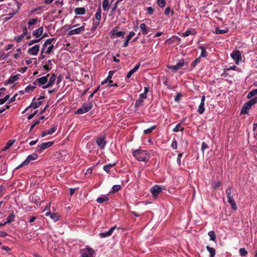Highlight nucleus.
Masks as SVG:
<instances>
[{"mask_svg": "<svg viewBox=\"0 0 257 257\" xmlns=\"http://www.w3.org/2000/svg\"><path fill=\"white\" fill-rule=\"evenodd\" d=\"M108 200V198L106 196H103L101 197H98L97 199V202L99 203H101L104 202H105L106 201Z\"/></svg>", "mask_w": 257, "mask_h": 257, "instance_id": "nucleus-33", "label": "nucleus"}, {"mask_svg": "<svg viewBox=\"0 0 257 257\" xmlns=\"http://www.w3.org/2000/svg\"><path fill=\"white\" fill-rule=\"evenodd\" d=\"M52 60H49L43 67L44 69L47 70V71L50 70L52 68Z\"/></svg>", "mask_w": 257, "mask_h": 257, "instance_id": "nucleus-21", "label": "nucleus"}, {"mask_svg": "<svg viewBox=\"0 0 257 257\" xmlns=\"http://www.w3.org/2000/svg\"><path fill=\"white\" fill-rule=\"evenodd\" d=\"M143 101L144 100L142 98H139V99L136 101L135 104L137 106L142 105Z\"/></svg>", "mask_w": 257, "mask_h": 257, "instance_id": "nucleus-52", "label": "nucleus"}, {"mask_svg": "<svg viewBox=\"0 0 257 257\" xmlns=\"http://www.w3.org/2000/svg\"><path fill=\"white\" fill-rule=\"evenodd\" d=\"M239 253L241 256H246L247 254V251L244 248H241L239 249Z\"/></svg>", "mask_w": 257, "mask_h": 257, "instance_id": "nucleus-46", "label": "nucleus"}, {"mask_svg": "<svg viewBox=\"0 0 257 257\" xmlns=\"http://www.w3.org/2000/svg\"><path fill=\"white\" fill-rule=\"evenodd\" d=\"M74 12L77 15H84L85 13V9L84 8H77L74 10Z\"/></svg>", "mask_w": 257, "mask_h": 257, "instance_id": "nucleus-23", "label": "nucleus"}, {"mask_svg": "<svg viewBox=\"0 0 257 257\" xmlns=\"http://www.w3.org/2000/svg\"><path fill=\"white\" fill-rule=\"evenodd\" d=\"M18 79V77L17 75H14L13 76L10 77V78L9 79L8 81V83H13L15 82L16 81H17Z\"/></svg>", "mask_w": 257, "mask_h": 257, "instance_id": "nucleus-34", "label": "nucleus"}, {"mask_svg": "<svg viewBox=\"0 0 257 257\" xmlns=\"http://www.w3.org/2000/svg\"><path fill=\"white\" fill-rule=\"evenodd\" d=\"M44 32V28L41 27L38 29L37 30L34 31L33 32V35L37 38L41 36Z\"/></svg>", "mask_w": 257, "mask_h": 257, "instance_id": "nucleus-14", "label": "nucleus"}, {"mask_svg": "<svg viewBox=\"0 0 257 257\" xmlns=\"http://www.w3.org/2000/svg\"><path fill=\"white\" fill-rule=\"evenodd\" d=\"M135 72H134V71L132 69L131 70H130L128 73H127V75H126V78H129L131 77V76Z\"/></svg>", "mask_w": 257, "mask_h": 257, "instance_id": "nucleus-63", "label": "nucleus"}, {"mask_svg": "<svg viewBox=\"0 0 257 257\" xmlns=\"http://www.w3.org/2000/svg\"><path fill=\"white\" fill-rule=\"evenodd\" d=\"M112 192H115L116 191H118L119 190H120V186L119 185H115L112 187Z\"/></svg>", "mask_w": 257, "mask_h": 257, "instance_id": "nucleus-51", "label": "nucleus"}, {"mask_svg": "<svg viewBox=\"0 0 257 257\" xmlns=\"http://www.w3.org/2000/svg\"><path fill=\"white\" fill-rule=\"evenodd\" d=\"M228 29L220 30L219 28H216L215 29V34H224V33L228 32Z\"/></svg>", "mask_w": 257, "mask_h": 257, "instance_id": "nucleus-35", "label": "nucleus"}, {"mask_svg": "<svg viewBox=\"0 0 257 257\" xmlns=\"http://www.w3.org/2000/svg\"><path fill=\"white\" fill-rule=\"evenodd\" d=\"M133 155L139 161L147 162L150 157L149 154L147 151L140 149L133 152Z\"/></svg>", "mask_w": 257, "mask_h": 257, "instance_id": "nucleus-1", "label": "nucleus"}, {"mask_svg": "<svg viewBox=\"0 0 257 257\" xmlns=\"http://www.w3.org/2000/svg\"><path fill=\"white\" fill-rule=\"evenodd\" d=\"M170 13H171L172 15H173L174 11H171L170 8H169V7L166 8L165 10V12H164L165 15L166 16H168Z\"/></svg>", "mask_w": 257, "mask_h": 257, "instance_id": "nucleus-41", "label": "nucleus"}, {"mask_svg": "<svg viewBox=\"0 0 257 257\" xmlns=\"http://www.w3.org/2000/svg\"><path fill=\"white\" fill-rule=\"evenodd\" d=\"M207 148V145L206 143L204 142H203L201 145V149L202 151H204L205 149H206Z\"/></svg>", "mask_w": 257, "mask_h": 257, "instance_id": "nucleus-64", "label": "nucleus"}, {"mask_svg": "<svg viewBox=\"0 0 257 257\" xmlns=\"http://www.w3.org/2000/svg\"><path fill=\"white\" fill-rule=\"evenodd\" d=\"M39 120H35L33 124L30 127V130H32L36 125L39 123Z\"/></svg>", "mask_w": 257, "mask_h": 257, "instance_id": "nucleus-58", "label": "nucleus"}, {"mask_svg": "<svg viewBox=\"0 0 257 257\" xmlns=\"http://www.w3.org/2000/svg\"><path fill=\"white\" fill-rule=\"evenodd\" d=\"M196 34V31L194 29H190L187 30L185 32L182 34L183 37H187L190 35H194Z\"/></svg>", "mask_w": 257, "mask_h": 257, "instance_id": "nucleus-19", "label": "nucleus"}, {"mask_svg": "<svg viewBox=\"0 0 257 257\" xmlns=\"http://www.w3.org/2000/svg\"><path fill=\"white\" fill-rule=\"evenodd\" d=\"M27 161H24L21 164L17 166L16 168V169H19L20 168H21L23 166H26L27 165Z\"/></svg>", "mask_w": 257, "mask_h": 257, "instance_id": "nucleus-61", "label": "nucleus"}, {"mask_svg": "<svg viewBox=\"0 0 257 257\" xmlns=\"http://www.w3.org/2000/svg\"><path fill=\"white\" fill-rule=\"evenodd\" d=\"M200 49L201 50V56L203 57H205L207 56V52L205 50V48L201 47H200Z\"/></svg>", "mask_w": 257, "mask_h": 257, "instance_id": "nucleus-45", "label": "nucleus"}, {"mask_svg": "<svg viewBox=\"0 0 257 257\" xmlns=\"http://www.w3.org/2000/svg\"><path fill=\"white\" fill-rule=\"evenodd\" d=\"M204 104V103L200 102L199 105L198 112L200 114H203L205 111Z\"/></svg>", "mask_w": 257, "mask_h": 257, "instance_id": "nucleus-27", "label": "nucleus"}, {"mask_svg": "<svg viewBox=\"0 0 257 257\" xmlns=\"http://www.w3.org/2000/svg\"><path fill=\"white\" fill-rule=\"evenodd\" d=\"M231 56L236 64H238L241 61V53L239 51H233Z\"/></svg>", "mask_w": 257, "mask_h": 257, "instance_id": "nucleus-6", "label": "nucleus"}, {"mask_svg": "<svg viewBox=\"0 0 257 257\" xmlns=\"http://www.w3.org/2000/svg\"><path fill=\"white\" fill-rule=\"evenodd\" d=\"M24 37H25V36H23V34H22V35H21L20 36H18L16 37L15 38V40L16 41H17V42L19 43L22 41V40Z\"/></svg>", "mask_w": 257, "mask_h": 257, "instance_id": "nucleus-47", "label": "nucleus"}, {"mask_svg": "<svg viewBox=\"0 0 257 257\" xmlns=\"http://www.w3.org/2000/svg\"><path fill=\"white\" fill-rule=\"evenodd\" d=\"M38 21V20L37 19H31L28 23V28L32 29L33 28L32 27V26L35 25Z\"/></svg>", "mask_w": 257, "mask_h": 257, "instance_id": "nucleus-22", "label": "nucleus"}, {"mask_svg": "<svg viewBox=\"0 0 257 257\" xmlns=\"http://www.w3.org/2000/svg\"><path fill=\"white\" fill-rule=\"evenodd\" d=\"M55 80H56V76H55V74H53L51 75V76L48 81V83L49 84V85H52L54 83V81H55Z\"/></svg>", "mask_w": 257, "mask_h": 257, "instance_id": "nucleus-37", "label": "nucleus"}, {"mask_svg": "<svg viewBox=\"0 0 257 257\" xmlns=\"http://www.w3.org/2000/svg\"><path fill=\"white\" fill-rule=\"evenodd\" d=\"M54 48V45H52L51 46H50L48 48H47V50L46 52V54H50L52 51V50Z\"/></svg>", "mask_w": 257, "mask_h": 257, "instance_id": "nucleus-54", "label": "nucleus"}, {"mask_svg": "<svg viewBox=\"0 0 257 257\" xmlns=\"http://www.w3.org/2000/svg\"><path fill=\"white\" fill-rule=\"evenodd\" d=\"M96 143L98 148L101 150L104 149L107 144V142L105 141V137L101 136L97 138L96 140Z\"/></svg>", "mask_w": 257, "mask_h": 257, "instance_id": "nucleus-4", "label": "nucleus"}, {"mask_svg": "<svg viewBox=\"0 0 257 257\" xmlns=\"http://www.w3.org/2000/svg\"><path fill=\"white\" fill-rule=\"evenodd\" d=\"M183 128L181 126V125L180 123H178L177 124L176 127L173 129V131L175 132H178L179 131H183Z\"/></svg>", "mask_w": 257, "mask_h": 257, "instance_id": "nucleus-40", "label": "nucleus"}, {"mask_svg": "<svg viewBox=\"0 0 257 257\" xmlns=\"http://www.w3.org/2000/svg\"><path fill=\"white\" fill-rule=\"evenodd\" d=\"M184 63L183 61H180L175 65L169 66L168 67L173 70H176L183 66Z\"/></svg>", "mask_w": 257, "mask_h": 257, "instance_id": "nucleus-13", "label": "nucleus"}, {"mask_svg": "<svg viewBox=\"0 0 257 257\" xmlns=\"http://www.w3.org/2000/svg\"><path fill=\"white\" fill-rule=\"evenodd\" d=\"M102 6L104 11H107L109 10V0H103Z\"/></svg>", "mask_w": 257, "mask_h": 257, "instance_id": "nucleus-25", "label": "nucleus"}, {"mask_svg": "<svg viewBox=\"0 0 257 257\" xmlns=\"http://www.w3.org/2000/svg\"><path fill=\"white\" fill-rule=\"evenodd\" d=\"M49 76V74L45 76L42 77L41 78L37 79L35 82H34V84H36L37 82L39 83L41 85H43L46 83L48 81V77Z\"/></svg>", "mask_w": 257, "mask_h": 257, "instance_id": "nucleus-11", "label": "nucleus"}, {"mask_svg": "<svg viewBox=\"0 0 257 257\" xmlns=\"http://www.w3.org/2000/svg\"><path fill=\"white\" fill-rule=\"evenodd\" d=\"M41 40H42V38H40V39H36V40H31L30 41H29L28 43V45L29 46H31V45H33L35 43L39 42Z\"/></svg>", "mask_w": 257, "mask_h": 257, "instance_id": "nucleus-43", "label": "nucleus"}, {"mask_svg": "<svg viewBox=\"0 0 257 257\" xmlns=\"http://www.w3.org/2000/svg\"><path fill=\"white\" fill-rule=\"evenodd\" d=\"M156 126L154 125L152 126L151 128L145 130L144 131V134H150L154 129H155Z\"/></svg>", "mask_w": 257, "mask_h": 257, "instance_id": "nucleus-42", "label": "nucleus"}, {"mask_svg": "<svg viewBox=\"0 0 257 257\" xmlns=\"http://www.w3.org/2000/svg\"><path fill=\"white\" fill-rule=\"evenodd\" d=\"M110 34L112 38H113L115 36H116L117 37H120V36H124V32H122V31L117 32L115 30H112L110 32Z\"/></svg>", "mask_w": 257, "mask_h": 257, "instance_id": "nucleus-15", "label": "nucleus"}, {"mask_svg": "<svg viewBox=\"0 0 257 257\" xmlns=\"http://www.w3.org/2000/svg\"><path fill=\"white\" fill-rule=\"evenodd\" d=\"M57 130V126H53L52 128H51L50 130H48L47 134L49 135H51L53 133H54Z\"/></svg>", "mask_w": 257, "mask_h": 257, "instance_id": "nucleus-50", "label": "nucleus"}, {"mask_svg": "<svg viewBox=\"0 0 257 257\" xmlns=\"http://www.w3.org/2000/svg\"><path fill=\"white\" fill-rule=\"evenodd\" d=\"M115 165V163L112 164H108L104 166L103 169L105 171H106L107 173H108L109 172L110 169L113 167Z\"/></svg>", "mask_w": 257, "mask_h": 257, "instance_id": "nucleus-32", "label": "nucleus"}, {"mask_svg": "<svg viewBox=\"0 0 257 257\" xmlns=\"http://www.w3.org/2000/svg\"><path fill=\"white\" fill-rule=\"evenodd\" d=\"M135 35V33L134 32H131L126 37L127 41H130L131 38Z\"/></svg>", "mask_w": 257, "mask_h": 257, "instance_id": "nucleus-53", "label": "nucleus"}, {"mask_svg": "<svg viewBox=\"0 0 257 257\" xmlns=\"http://www.w3.org/2000/svg\"><path fill=\"white\" fill-rule=\"evenodd\" d=\"M177 141H173L172 144H171V147L174 149H176L177 148Z\"/></svg>", "mask_w": 257, "mask_h": 257, "instance_id": "nucleus-60", "label": "nucleus"}, {"mask_svg": "<svg viewBox=\"0 0 257 257\" xmlns=\"http://www.w3.org/2000/svg\"><path fill=\"white\" fill-rule=\"evenodd\" d=\"M99 235L102 238H104V237H106L110 236L109 233H108V231H106V232H103V233H100L99 234Z\"/></svg>", "mask_w": 257, "mask_h": 257, "instance_id": "nucleus-55", "label": "nucleus"}, {"mask_svg": "<svg viewBox=\"0 0 257 257\" xmlns=\"http://www.w3.org/2000/svg\"><path fill=\"white\" fill-rule=\"evenodd\" d=\"M99 25V22H94L93 26L92 27V30H95Z\"/></svg>", "mask_w": 257, "mask_h": 257, "instance_id": "nucleus-57", "label": "nucleus"}, {"mask_svg": "<svg viewBox=\"0 0 257 257\" xmlns=\"http://www.w3.org/2000/svg\"><path fill=\"white\" fill-rule=\"evenodd\" d=\"M42 104V101H39V102H32L31 104V105L27 107L25 110L24 111L23 113L27 111L31 107H33L34 108H37L38 107H39Z\"/></svg>", "mask_w": 257, "mask_h": 257, "instance_id": "nucleus-16", "label": "nucleus"}, {"mask_svg": "<svg viewBox=\"0 0 257 257\" xmlns=\"http://www.w3.org/2000/svg\"><path fill=\"white\" fill-rule=\"evenodd\" d=\"M257 102V97H254L252 99H251L249 101H248V103L251 105L255 104Z\"/></svg>", "mask_w": 257, "mask_h": 257, "instance_id": "nucleus-48", "label": "nucleus"}, {"mask_svg": "<svg viewBox=\"0 0 257 257\" xmlns=\"http://www.w3.org/2000/svg\"><path fill=\"white\" fill-rule=\"evenodd\" d=\"M17 53L14 54V57L16 59H18L20 58L21 54H22L21 49V48L17 49Z\"/></svg>", "mask_w": 257, "mask_h": 257, "instance_id": "nucleus-39", "label": "nucleus"}, {"mask_svg": "<svg viewBox=\"0 0 257 257\" xmlns=\"http://www.w3.org/2000/svg\"><path fill=\"white\" fill-rule=\"evenodd\" d=\"M158 4L161 8H163L165 6L166 3L165 0H158Z\"/></svg>", "mask_w": 257, "mask_h": 257, "instance_id": "nucleus-49", "label": "nucleus"}, {"mask_svg": "<svg viewBox=\"0 0 257 257\" xmlns=\"http://www.w3.org/2000/svg\"><path fill=\"white\" fill-rule=\"evenodd\" d=\"M84 26H81L79 28H77L74 29L70 30L68 35H73L75 34H79L84 31Z\"/></svg>", "mask_w": 257, "mask_h": 257, "instance_id": "nucleus-8", "label": "nucleus"}, {"mask_svg": "<svg viewBox=\"0 0 257 257\" xmlns=\"http://www.w3.org/2000/svg\"><path fill=\"white\" fill-rule=\"evenodd\" d=\"M81 257H93L94 250L89 247L84 248L81 250Z\"/></svg>", "mask_w": 257, "mask_h": 257, "instance_id": "nucleus-5", "label": "nucleus"}, {"mask_svg": "<svg viewBox=\"0 0 257 257\" xmlns=\"http://www.w3.org/2000/svg\"><path fill=\"white\" fill-rule=\"evenodd\" d=\"M101 11L100 7H99L98 9V10L95 15V18L96 19V20L97 21V22H99L100 21V20L101 19Z\"/></svg>", "mask_w": 257, "mask_h": 257, "instance_id": "nucleus-28", "label": "nucleus"}, {"mask_svg": "<svg viewBox=\"0 0 257 257\" xmlns=\"http://www.w3.org/2000/svg\"><path fill=\"white\" fill-rule=\"evenodd\" d=\"M148 13L150 15H152L154 12V10L152 7H149L147 9Z\"/></svg>", "mask_w": 257, "mask_h": 257, "instance_id": "nucleus-59", "label": "nucleus"}, {"mask_svg": "<svg viewBox=\"0 0 257 257\" xmlns=\"http://www.w3.org/2000/svg\"><path fill=\"white\" fill-rule=\"evenodd\" d=\"M256 94H257V89H255L253 90L252 91H250L248 93V94L247 95V98L249 99Z\"/></svg>", "mask_w": 257, "mask_h": 257, "instance_id": "nucleus-31", "label": "nucleus"}, {"mask_svg": "<svg viewBox=\"0 0 257 257\" xmlns=\"http://www.w3.org/2000/svg\"><path fill=\"white\" fill-rule=\"evenodd\" d=\"M35 86L29 85L26 88L25 91L27 92H30L31 91H33L35 89Z\"/></svg>", "mask_w": 257, "mask_h": 257, "instance_id": "nucleus-44", "label": "nucleus"}, {"mask_svg": "<svg viewBox=\"0 0 257 257\" xmlns=\"http://www.w3.org/2000/svg\"><path fill=\"white\" fill-rule=\"evenodd\" d=\"M92 107V104L91 102L88 103L84 104L82 106L79 108L76 112L77 114H83L88 112Z\"/></svg>", "mask_w": 257, "mask_h": 257, "instance_id": "nucleus-3", "label": "nucleus"}, {"mask_svg": "<svg viewBox=\"0 0 257 257\" xmlns=\"http://www.w3.org/2000/svg\"><path fill=\"white\" fill-rule=\"evenodd\" d=\"M55 40V38H50L47 39L43 45V49L42 50V52L43 53L44 51V49L47 47L48 45L51 44L53 41Z\"/></svg>", "mask_w": 257, "mask_h": 257, "instance_id": "nucleus-24", "label": "nucleus"}, {"mask_svg": "<svg viewBox=\"0 0 257 257\" xmlns=\"http://www.w3.org/2000/svg\"><path fill=\"white\" fill-rule=\"evenodd\" d=\"M208 235L210 237V239L211 240H215L216 235L213 231H210L208 232Z\"/></svg>", "mask_w": 257, "mask_h": 257, "instance_id": "nucleus-38", "label": "nucleus"}, {"mask_svg": "<svg viewBox=\"0 0 257 257\" xmlns=\"http://www.w3.org/2000/svg\"><path fill=\"white\" fill-rule=\"evenodd\" d=\"M40 50V45H35L28 50V53L31 55L36 56Z\"/></svg>", "mask_w": 257, "mask_h": 257, "instance_id": "nucleus-7", "label": "nucleus"}, {"mask_svg": "<svg viewBox=\"0 0 257 257\" xmlns=\"http://www.w3.org/2000/svg\"><path fill=\"white\" fill-rule=\"evenodd\" d=\"M162 189L158 185H155L151 189V192L154 197H156L161 192Z\"/></svg>", "mask_w": 257, "mask_h": 257, "instance_id": "nucleus-9", "label": "nucleus"}, {"mask_svg": "<svg viewBox=\"0 0 257 257\" xmlns=\"http://www.w3.org/2000/svg\"><path fill=\"white\" fill-rule=\"evenodd\" d=\"M140 27L142 31L143 35H146L148 33L146 26L145 24H144V23L141 24Z\"/></svg>", "mask_w": 257, "mask_h": 257, "instance_id": "nucleus-30", "label": "nucleus"}, {"mask_svg": "<svg viewBox=\"0 0 257 257\" xmlns=\"http://www.w3.org/2000/svg\"><path fill=\"white\" fill-rule=\"evenodd\" d=\"M114 73V72L113 71H110L109 72L108 76L107 77V78L104 80H103L101 82V84H105V83H106L108 82L109 83H112V81L111 80V78H112Z\"/></svg>", "mask_w": 257, "mask_h": 257, "instance_id": "nucleus-17", "label": "nucleus"}, {"mask_svg": "<svg viewBox=\"0 0 257 257\" xmlns=\"http://www.w3.org/2000/svg\"><path fill=\"white\" fill-rule=\"evenodd\" d=\"M14 142H15V141H14V140H10V141H9L7 143V144H6V146H5V147L3 148V151H5L7 149H8L10 147H11L13 145V144H14Z\"/></svg>", "mask_w": 257, "mask_h": 257, "instance_id": "nucleus-29", "label": "nucleus"}, {"mask_svg": "<svg viewBox=\"0 0 257 257\" xmlns=\"http://www.w3.org/2000/svg\"><path fill=\"white\" fill-rule=\"evenodd\" d=\"M45 215L48 216H50V218L54 222H56L59 219V215L57 213H51L50 212H47L45 213Z\"/></svg>", "mask_w": 257, "mask_h": 257, "instance_id": "nucleus-12", "label": "nucleus"}, {"mask_svg": "<svg viewBox=\"0 0 257 257\" xmlns=\"http://www.w3.org/2000/svg\"><path fill=\"white\" fill-rule=\"evenodd\" d=\"M15 218V215L13 214H11L8 217H7V221L4 223H11V222L14 221V219Z\"/></svg>", "mask_w": 257, "mask_h": 257, "instance_id": "nucleus-36", "label": "nucleus"}, {"mask_svg": "<svg viewBox=\"0 0 257 257\" xmlns=\"http://www.w3.org/2000/svg\"><path fill=\"white\" fill-rule=\"evenodd\" d=\"M53 144V142H48L42 143L38 147L37 151H41L43 150H45L50 147H51Z\"/></svg>", "mask_w": 257, "mask_h": 257, "instance_id": "nucleus-10", "label": "nucleus"}, {"mask_svg": "<svg viewBox=\"0 0 257 257\" xmlns=\"http://www.w3.org/2000/svg\"><path fill=\"white\" fill-rule=\"evenodd\" d=\"M183 154L182 153H180L177 157V162L179 165L181 164V159L182 157Z\"/></svg>", "mask_w": 257, "mask_h": 257, "instance_id": "nucleus-56", "label": "nucleus"}, {"mask_svg": "<svg viewBox=\"0 0 257 257\" xmlns=\"http://www.w3.org/2000/svg\"><path fill=\"white\" fill-rule=\"evenodd\" d=\"M38 158V156L36 154H33L32 155H29L27 158V159L25 161H27V165H28L29 163V162L31 161L35 160L37 159Z\"/></svg>", "mask_w": 257, "mask_h": 257, "instance_id": "nucleus-20", "label": "nucleus"}, {"mask_svg": "<svg viewBox=\"0 0 257 257\" xmlns=\"http://www.w3.org/2000/svg\"><path fill=\"white\" fill-rule=\"evenodd\" d=\"M206 249L210 253V257H214L215 254V250L214 248L211 247L209 246H206Z\"/></svg>", "mask_w": 257, "mask_h": 257, "instance_id": "nucleus-26", "label": "nucleus"}, {"mask_svg": "<svg viewBox=\"0 0 257 257\" xmlns=\"http://www.w3.org/2000/svg\"><path fill=\"white\" fill-rule=\"evenodd\" d=\"M251 106L248 103V102H246L244 105L243 106L241 110V114H247L248 113L247 110L250 108Z\"/></svg>", "mask_w": 257, "mask_h": 257, "instance_id": "nucleus-18", "label": "nucleus"}, {"mask_svg": "<svg viewBox=\"0 0 257 257\" xmlns=\"http://www.w3.org/2000/svg\"><path fill=\"white\" fill-rule=\"evenodd\" d=\"M17 94H15L11 98L9 99V103L14 102L16 100V97L17 96Z\"/></svg>", "mask_w": 257, "mask_h": 257, "instance_id": "nucleus-62", "label": "nucleus"}, {"mask_svg": "<svg viewBox=\"0 0 257 257\" xmlns=\"http://www.w3.org/2000/svg\"><path fill=\"white\" fill-rule=\"evenodd\" d=\"M233 192L232 189L230 187H228L226 190V193L227 196V200L229 204L231 205L232 208L234 210H236L237 209V206L235 203V201L232 198L233 196L231 195Z\"/></svg>", "mask_w": 257, "mask_h": 257, "instance_id": "nucleus-2", "label": "nucleus"}]
</instances>
